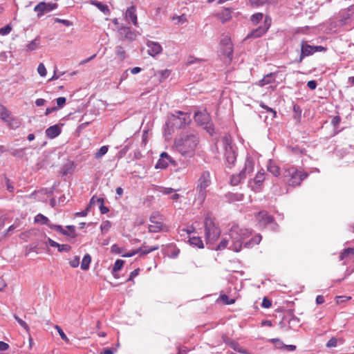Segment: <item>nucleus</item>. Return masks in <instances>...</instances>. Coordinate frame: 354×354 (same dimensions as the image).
I'll list each match as a JSON object with an SVG mask.
<instances>
[{
    "label": "nucleus",
    "mask_w": 354,
    "mask_h": 354,
    "mask_svg": "<svg viewBox=\"0 0 354 354\" xmlns=\"http://www.w3.org/2000/svg\"><path fill=\"white\" fill-rule=\"evenodd\" d=\"M93 4L95 5L104 13H106L109 11L108 6L106 5L103 4L101 2L96 1L93 3Z\"/></svg>",
    "instance_id": "obj_46"
},
{
    "label": "nucleus",
    "mask_w": 354,
    "mask_h": 354,
    "mask_svg": "<svg viewBox=\"0 0 354 354\" xmlns=\"http://www.w3.org/2000/svg\"><path fill=\"white\" fill-rule=\"evenodd\" d=\"M89 210H90V209L86 207V208L84 211L76 212L75 216H86L88 214Z\"/></svg>",
    "instance_id": "obj_61"
},
{
    "label": "nucleus",
    "mask_w": 354,
    "mask_h": 354,
    "mask_svg": "<svg viewBox=\"0 0 354 354\" xmlns=\"http://www.w3.org/2000/svg\"><path fill=\"white\" fill-rule=\"evenodd\" d=\"M111 227V223L109 221H103L100 225V230L102 234L108 232Z\"/></svg>",
    "instance_id": "obj_37"
},
{
    "label": "nucleus",
    "mask_w": 354,
    "mask_h": 354,
    "mask_svg": "<svg viewBox=\"0 0 354 354\" xmlns=\"http://www.w3.org/2000/svg\"><path fill=\"white\" fill-rule=\"evenodd\" d=\"M37 72L41 77L46 75L47 71L44 64L40 63L37 67Z\"/></svg>",
    "instance_id": "obj_44"
},
{
    "label": "nucleus",
    "mask_w": 354,
    "mask_h": 354,
    "mask_svg": "<svg viewBox=\"0 0 354 354\" xmlns=\"http://www.w3.org/2000/svg\"><path fill=\"white\" fill-rule=\"evenodd\" d=\"M55 21L56 22L62 24H64L66 26H72V22L68 21V20H66V19H59V18H56L55 19Z\"/></svg>",
    "instance_id": "obj_54"
},
{
    "label": "nucleus",
    "mask_w": 354,
    "mask_h": 354,
    "mask_svg": "<svg viewBox=\"0 0 354 354\" xmlns=\"http://www.w3.org/2000/svg\"><path fill=\"white\" fill-rule=\"evenodd\" d=\"M307 176L306 172L290 167L285 169L283 174V180L288 185L295 187L299 185Z\"/></svg>",
    "instance_id": "obj_4"
},
{
    "label": "nucleus",
    "mask_w": 354,
    "mask_h": 354,
    "mask_svg": "<svg viewBox=\"0 0 354 354\" xmlns=\"http://www.w3.org/2000/svg\"><path fill=\"white\" fill-rule=\"evenodd\" d=\"M205 235L207 243L214 242L220 236L221 230L214 223L212 214L208 213L204 221Z\"/></svg>",
    "instance_id": "obj_5"
},
{
    "label": "nucleus",
    "mask_w": 354,
    "mask_h": 354,
    "mask_svg": "<svg viewBox=\"0 0 354 354\" xmlns=\"http://www.w3.org/2000/svg\"><path fill=\"white\" fill-rule=\"evenodd\" d=\"M222 147L224 150V158L225 160V163L227 167H231L234 165L236 159V153L232 145V138L230 135L225 134L221 141H220Z\"/></svg>",
    "instance_id": "obj_6"
},
{
    "label": "nucleus",
    "mask_w": 354,
    "mask_h": 354,
    "mask_svg": "<svg viewBox=\"0 0 354 354\" xmlns=\"http://www.w3.org/2000/svg\"><path fill=\"white\" fill-rule=\"evenodd\" d=\"M35 223H40L41 225H46L48 227L50 226V220L41 214H38L35 216L34 219Z\"/></svg>",
    "instance_id": "obj_25"
},
{
    "label": "nucleus",
    "mask_w": 354,
    "mask_h": 354,
    "mask_svg": "<svg viewBox=\"0 0 354 354\" xmlns=\"http://www.w3.org/2000/svg\"><path fill=\"white\" fill-rule=\"evenodd\" d=\"M227 243H228V240L226 239L225 238L223 239L220 243L217 246V250H223L225 249L227 245Z\"/></svg>",
    "instance_id": "obj_51"
},
{
    "label": "nucleus",
    "mask_w": 354,
    "mask_h": 354,
    "mask_svg": "<svg viewBox=\"0 0 354 354\" xmlns=\"http://www.w3.org/2000/svg\"><path fill=\"white\" fill-rule=\"evenodd\" d=\"M212 180L209 171H203L199 176L196 186L195 188L196 194L194 197V203L198 205H201L207 196L208 192L207 188L211 185Z\"/></svg>",
    "instance_id": "obj_2"
},
{
    "label": "nucleus",
    "mask_w": 354,
    "mask_h": 354,
    "mask_svg": "<svg viewBox=\"0 0 354 354\" xmlns=\"http://www.w3.org/2000/svg\"><path fill=\"white\" fill-rule=\"evenodd\" d=\"M266 173L263 170L259 171L254 178L250 181V187L254 192H258L265 180Z\"/></svg>",
    "instance_id": "obj_16"
},
{
    "label": "nucleus",
    "mask_w": 354,
    "mask_h": 354,
    "mask_svg": "<svg viewBox=\"0 0 354 354\" xmlns=\"http://www.w3.org/2000/svg\"><path fill=\"white\" fill-rule=\"evenodd\" d=\"M56 101H57V106L59 108H61V107H62L65 104V103H66V98L64 97H59L57 98Z\"/></svg>",
    "instance_id": "obj_58"
},
{
    "label": "nucleus",
    "mask_w": 354,
    "mask_h": 354,
    "mask_svg": "<svg viewBox=\"0 0 354 354\" xmlns=\"http://www.w3.org/2000/svg\"><path fill=\"white\" fill-rule=\"evenodd\" d=\"M225 342L226 344H229L230 347L233 348L235 351H237L240 353L248 354L247 351L243 347L240 346L236 342L231 340L229 338H227V339L225 340Z\"/></svg>",
    "instance_id": "obj_24"
},
{
    "label": "nucleus",
    "mask_w": 354,
    "mask_h": 354,
    "mask_svg": "<svg viewBox=\"0 0 354 354\" xmlns=\"http://www.w3.org/2000/svg\"><path fill=\"white\" fill-rule=\"evenodd\" d=\"M189 241L191 245H194L198 248H203V243L201 239L198 236H192L190 237Z\"/></svg>",
    "instance_id": "obj_29"
},
{
    "label": "nucleus",
    "mask_w": 354,
    "mask_h": 354,
    "mask_svg": "<svg viewBox=\"0 0 354 354\" xmlns=\"http://www.w3.org/2000/svg\"><path fill=\"white\" fill-rule=\"evenodd\" d=\"M100 203H104V198H97L96 196H93L89 204L87 205V207L89 209L91 207V206L94 205L95 203L99 204Z\"/></svg>",
    "instance_id": "obj_41"
},
{
    "label": "nucleus",
    "mask_w": 354,
    "mask_h": 354,
    "mask_svg": "<svg viewBox=\"0 0 354 354\" xmlns=\"http://www.w3.org/2000/svg\"><path fill=\"white\" fill-rule=\"evenodd\" d=\"M271 25V18L266 16L263 20V25H261L257 28L253 30L248 34L246 38H258L264 35L269 29Z\"/></svg>",
    "instance_id": "obj_11"
},
{
    "label": "nucleus",
    "mask_w": 354,
    "mask_h": 354,
    "mask_svg": "<svg viewBox=\"0 0 354 354\" xmlns=\"http://www.w3.org/2000/svg\"><path fill=\"white\" fill-rule=\"evenodd\" d=\"M272 306V302L270 300L264 297L262 301V306L266 308H268Z\"/></svg>",
    "instance_id": "obj_57"
},
{
    "label": "nucleus",
    "mask_w": 354,
    "mask_h": 354,
    "mask_svg": "<svg viewBox=\"0 0 354 354\" xmlns=\"http://www.w3.org/2000/svg\"><path fill=\"white\" fill-rule=\"evenodd\" d=\"M268 171L274 176H278L280 174L279 167L271 161L268 165Z\"/></svg>",
    "instance_id": "obj_27"
},
{
    "label": "nucleus",
    "mask_w": 354,
    "mask_h": 354,
    "mask_svg": "<svg viewBox=\"0 0 354 354\" xmlns=\"http://www.w3.org/2000/svg\"><path fill=\"white\" fill-rule=\"evenodd\" d=\"M275 79H276V73H270L264 75V77L258 82L257 84L260 86H264L267 84L274 82Z\"/></svg>",
    "instance_id": "obj_22"
},
{
    "label": "nucleus",
    "mask_w": 354,
    "mask_h": 354,
    "mask_svg": "<svg viewBox=\"0 0 354 354\" xmlns=\"http://www.w3.org/2000/svg\"><path fill=\"white\" fill-rule=\"evenodd\" d=\"M125 19L127 22H131L133 25L137 26L138 19L136 6H131L127 9L125 12Z\"/></svg>",
    "instance_id": "obj_18"
},
{
    "label": "nucleus",
    "mask_w": 354,
    "mask_h": 354,
    "mask_svg": "<svg viewBox=\"0 0 354 354\" xmlns=\"http://www.w3.org/2000/svg\"><path fill=\"white\" fill-rule=\"evenodd\" d=\"M229 196L232 201H241L243 199V194H229Z\"/></svg>",
    "instance_id": "obj_50"
},
{
    "label": "nucleus",
    "mask_w": 354,
    "mask_h": 354,
    "mask_svg": "<svg viewBox=\"0 0 354 354\" xmlns=\"http://www.w3.org/2000/svg\"><path fill=\"white\" fill-rule=\"evenodd\" d=\"M171 163L173 165H176V161L167 153L162 152L160 156V158L155 165L156 169H165L168 167L169 164Z\"/></svg>",
    "instance_id": "obj_14"
},
{
    "label": "nucleus",
    "mask_w": 354,
    "mask_h": 354,
    "mask_svg": "<svg viewBox=\"0 0 354 354\" xmlns=\"http://www.w3.org/2000/svg\"><path fill=\"white\" fill-rule=\"evenodd\" d=\"M115 53L118 56H119L120 58L124 59L125 56V51L124 50L123 48L120 46H118L115 48Z\"/></svg>",
    "instance_id": "obj_47"
},
{
    "label": "nucleus",
    "mask_w": 354,
    "mask_h": 354,
    "mask_svg": "<svg viewBox=\"0 0 354 354\" xmlns=\"http://www.w3.org/2000/svg\"><path fill=\"white\" fill-rule=\"evenodd\" d=\"M57 8V3H46L44 1L39 2L34 8V11L37 12L38 17L43 16L44 14L48 13Z\"/></svg>",
    "instance_id": "obj_12"
},
{
    "label": "nucleus",
    "mask_w": 354,
    "mask_h": 354,
    "mask_svg": "<svg viewBox=\"0 0 354 354\" xmlns=\"http://www.w3.org/2000/svg\"><path fill=\"white\" fill-rule=\"evenodd\" d=\"M317 84L315 80H310V81H308L307 83L308 87L311 90L315 89L317 87Z\"/></svg>",
    "instance_id": "obj_60"
},
{
    "label": "nucleus",
    "mask_w": 354,
    "mask_h": 354,
    "mask_svg": "<svg viewBox=\"0 0 354 354\" xmlns=\"http://www.w3.org/2000/svg\"><path fill=\"white\" fill-rule=\"evenodd\" d=\"M109 150L108 146H102L95 153V158L100 159L103 156H104Z\"/></svg>",
    "instance_id": "obj_33"
},
{
    "label": "nucleus",
    "mask_w": 354,
    "mask_h": 354,
    "mask_svg": "<svg viewBox=\"0 0 354 354\" xmlns=\"http://www.w3.org/2000/svg\"><path fill=\"white\" fill-rule=\"evenodd\" d=\"M12 30V27L10 25H6V26L0 28V35H7Z\"/></svg>",
    "instance_id": "obj_45"
},
{
    "label": "nucleus",
    "mask_w": 354,
    "mask_h": 354,
    "mask_svg": "<svg viewBox=\"0 0 354 354\" xmlns=\"http://www.w3.org/2000/svg\"><path fill=\"white\" fill-rule=\"evenodd\" d=\"M251 234V230L241 228L238 225H233L229 232V236L232 242L230 248L234 252H239L242 247L243 241Z\"/></svg>",
    "instance_id": "obj_3"
},
{
    "label": "nucleus",
    "mask_w": 354,
    "mask_h": 354,
    "mask_svg": "<svg viewBox=\"0 0 354 354\" xmlns=\"http://www.w3.org/2000/svg\"><path fill=\"white\" fill-rule=\"evenodd\" d=\"M260 106L261 108H263V109H266L267 111V112H270V113H272L273 115H274V117L276 116L277 115V113L275 111H274L272 108H270L268 107L267 105H266L265 104H263V102H261L260 104Z\"/></svg>",
    "instance_id": "obj_55"
},
{
    "label": "nucleus",
    "mask_w": 354,
    "mask_h": 354,
    "mask_svg": "<svg viewBox=\"0 0 354 354\" xmlns=\"http://www.w3.org/2000/svg\"><path fill=\"white\" fill-rule=\"evenodd\" d=\"M9 116L8 110L3 106H0V118L5 120Z\"/></svg>",
    "instance_id": "obj_43"
},
{
    "label": "nucleus",
    "mask_w": 354,
    "mask_h": 354,
    "mask_svg": "<svg viewBox=\"0 0 354 354\" xmlns=\"http://www.w3.org/2000/svg\"><path fill=\"white\" fill-rule=\"evenodd\" d=\"M262 239V236L261 234H257L252 237L249 241H246L244 243V246L245 248H251L254 245H258Z\"/></svg>",
    "instance_id": "obj_26"
},
{
    "label": "nucleus",
    "mask_w": 354,
    "mask_h": 354,
    "mask_svg": "<svg viewBox=\"0 0 354 354\" xmlns=\"http://www.w3.org/2000/svg\"><path fill=\"white\" fill-rule=\"evenodd\" d=\"M159 249L158 245H153L149 247L145 243H143L139 248H138V253H140L141 255H146L153 251L157 250Z\"/></svg>",
    "instance_id": "obj_23"
},
{
    "label": "nucleus",
    "mask_w": 354,
    "mask_h": 354,
    "mask_svg": "<svg viewBox=\"0 0 354 354\" xmlns=\"http://www.w3.org/2000/svg\"><path fill=\"white\" fill-rule=\"evenodd\" d=\"M200 138L194 131L185 132L180 138L175 140L176 150L183 156L193 157L198 147Z\"/></svg>",
    "instance_id": "obj_1"
},
{
    "label": "nucleus",
    "mask_w": 354,
    "mask_h": 354,
    "mask_svg": "<svg viewBox=\"0 0 354 354\" xmlns=\"http://www.w3.org/2000/svg\"><path fill=\"white\" fill-rule=\"evenodd\" d=\"M100 211L101 214H104L109 212V208L104 205V203H100Z\"/></svg>",
    "instance_id": "obj_62"
},
{
    "label": "nucleus",
    "mask_w": 354,
    "mask_h": 354,
    "mask_svg": "<svg viewBox=\"0 0 354 354\" xmlns=\"http://www.w3.org/2000/svg\"><path fill=\"white\" fill-rule=\"evenodd\" d=\"M38 248V244L37 243H32L29 245H28L26 247V253H25V255L26 256H28V254L31 252H37V249Z\"/></svg>",
    "instance_id": "obj_39"
},
{
    "label": "nucleus",
    "mask_w": 354,
    "mask_h": 354,
    "mask_svg": "<svg viewBox=\"0 0 354 354\" xmlns=\"http://www.w3.org/2000/svg\"><path fill=\"white\" fill-rule=\"evenodd\" d=\"M55 328L57 330V332H58L59 335H60L61 338L63 340L67 342L68 340V339L66 337V335H65V333H64V331L62 330V329L58 326H56Z\"/></svg>",
    "instance_id": "obj_52"
},
{
    "label": "nucleus",
    "mask_w": 354,
    "mask_h": 354,
    "mask_svg": "<svg viewBox=\"0 0 354 354\" xmlns=\"http://www.w3.org/2000/svg\"><path fill=\"white\" fill-rule=\"evenodd\" d=\"M62 132L61 127L59 124H55L49 127L46 130V135L48 138L53 139L57 137Z\"/></svg>",
    "instance_id": "obj_20"
},
{
    "label": "nucleus",
    "mask_w": 354,
    "mask_h": 354,
    "mask_svg": "<svg viewBox=\"0 0 354 354\" xmlns=\"http://www.w3.org/2000/svg\"><path fill=\"white\" fill-rule=\"evenodd\" d=\"M120 34L126 39L133 40L136 39L137 34L131 31L129 27L121 26L119 29Z\"/></svg>",
    "instance_id": "obj_21"
},
{
    "label": "nucleus",
    "mask_w": 354,
    "mask_h": 354,
    "mask_svg": "<svg viewBox=\"0 0 354 354\" xmlns=\"http://www.w3.org/2000/svg\"><path fill=\"white\" fill-rule=\"evenodd\" d=\"M69 263L72 268H77L80 264L79 257H75V259L71 261Z\"/></svg>",
    "instance_id": "obj_56"
},
{
    "label": "nucleus",
    "mask_w": 354,
    "mask_h": 354,
    "mask_svg": "<svg viewBox=\"0 0 354 354\" xmlns=\"http://www.w3.org/2000/svg\"><path fill=\"white\" fill-rule=\"evenodd\" d=\"M91 261V257L88 254H86L84 256L83 259L81 263V268L83 270H87L89 268V265Z\"/></svg>",
    "instance_id": "obj_30"
},
{
    "label": "nucleus",
    "mask_w": 354,
    "mask_h": 354,
    "mask_svg": "<svg viewBox=\"0 0 354 354\" xmlns=\"http://www.w3.org/2000/svg\"><path fill=\"white\" fill-rule=\"evenodd\" d=\"M271 342L274 344V346L277 348H281L284 347V344L279 339H272Z\"/></svg>",
    "instance_id": "obj_48"
},
{
    "label": "nucleus",
    "mask_w": 354,
    "mask_h": 354,
    "mask_svg": "<svg viewBox=\"0 0 354 354\" xmlns=\"http://www.w3.org/2000/svg\"><path fill=\"white\" fill-rule=\"evenodd\" d=\"M341 121L339 116H334L331 120V123L333 126L337 127Z\"/></svg>",
    "instance_id": "obj_64"
},
{
    "label": "nucleus",
    "mask_w": 354,
    "mask_h": 354,
    "mask_svg": "<svg viewBox=\"0 0 354 354\" xmlns=\"http://www.w3.org/2000/svg\"><path fill=\"white\" fill-rule=\"evenodd\" d=\"M175 192V189L171 187H164L161 192L164 194H169Z\"/></svg>",
    "instance_id": "obj_63"
},
{
    "label": "nucleus",
    "mask_w": 354,
    "mask_h": 354,
    "mask_svg": "<svg viewBox=\"0 0 354 354\" xmlns=\"http://www.w3.org/2000/svg\"><path fill=\"white\" fill-rule=\"evenodd\" d=\"M209 115L205 110L203 111H197L194 114V120L197 124L204 126V128L206 129L207 132L212 136L214 133V128L212 127V124L209 122Z\"/></svg>",
    "instance_id": "obj_10"
},
{
    "label": "nucleus",
    "mask_w": 354,
    "mask_h": 354,
    "mask_svg": "<svg viewBox=\"0 0 354 354\" xmlns=\"http://www.w3.org/2000/svg\"><path fill=\"white\" fill-rule=\"evenodd\" d=\"M147 46L148 48L147 53L151 57H155L156 55L161 53L162 50L161 45L156 41L149 40L147 41Z\"/></svg>",
    "instance_id": "obj_17"
},
{
    "label": "nucleus",
    "mask_w": 354,
    "mask_h": 354,
    "mask_svg": "<svg viewBox=\"0 0 354 354\" xmlns=\"http://www.w3.org/2000/svg\"><path fill=\"white\" fill-rule=\"evenodd\" d=\"M48 227H50V229H53V230H55L57 232H59L63 235L69 236L68 232L66 230H64L62 227V225H54V224L50 223V226Z\"/></svg>",
    "instance_id": "obj_35"
},
{
    "label": "nucleus",
    "mask_w": 354,
    "mask_h": 354,
    "mask_svg": "<svg viewBox=\"0 0 354 354\" xmlns=\"http://www.w3.org/2000/svg\"><path fill=\"white\" fill-rule=\"evenodd\" d=\"M15 319L18 322V324L27 332H30V328L28 325L26 324V322H24L23 319H21L19 317H18L17 315H13Z\"/></svg>",
    "instance_id": "obj_34"
},
{
    "label": "nucleus",
    "mask_w": 354,
    "mask_h": 354,
    "mask_svg": "<svg viewBox=\"0 0 354 354\" xmlns=\"http://www.w3.org/2000/svg\"><path fill=\"white\" fill-rule=\"evenodd\" d=\"M221 299L226 304H232L234 303V299H229V297L226 295H221Z\"/></svg>",
    "instance_id": "obj_53"
},
{
    "label": "nucleus",
    "mask_w": 354,
    "mask_h": 354,
    "mask_svg": "<svg viewBox=\"0 0 354 354\" xmlns=\"http://www.w3.org/2000/svg\"><path fill=\"white\" fill-rule=\"evenodd\" d=\"M124 261L121 259L116 260L114 263V266L113 267L112 271L113 272H116L119 271L120 270H121V268H122V266L124 265Z\"/></svg>",
    "instance_id": "obj_40"
},
{
    "label": "nucleus",
    "mask_w": 354,
    "mask_h": 354,
    "mask_svg": "<svg viewBox=\"0 0 354 354\" xmlns=\"http://www.w3.org/2000/svg\"><path fill=\"white\" fill-rule=\"evenodd\" d=\"M276 0H250V4L253 6H260L265 3H273Z\"/></svg>",
    "instance_id": "obj_32"
},
{
    "label": "nucleus",
    "mask_w": 354,
    "mask_h": 354,
    "mask_svg": "<svg viewBox=\"0 0 354 354\" xmlns=\"http://www.w3.org/2000/svg\"><path fill=\"white\" fill-rule=\"evenodd\" d=\"M190 121L189 114L178 111L170 116L167 125L177 129L185 127Z\"/></svg>",
    "instance_id": "obj_7"
},
{
    "label": "nucleus",
    "mask_w": 354,
    "mask_h": 354,
    "mask_svg": "<svg viewBox=\"0 0 354 354\" xmlns=\"http://www.w3.org/2000/svg\"><path fill=\"white\" fill-rule=\"evenodd\" d=\"M257 219L259 225L262 227H266L267 225L274 222L273 216L268 214L266 212H259L257 214Z\"/></svg>",
    "instance_id": "obj_19"
},
{
    "label": "nucleus",
    "mask_w": 354,
    "mask_h": 354,
    "mask_svg": "<svg viewBox=\"0 0 354 354\" xmlns=\"http://www.w3.org/2000/svg\"><path fill=\"white\" fill-rule=\"evenodd\" d=\"M254 170V161L248 157L245 161L244 167L241 171L235 175H232L230 178V183L232 185H238L241 183L248 175L250 174Z\"/></svg>",
    "instance_id": "obj_8"
},
{
    "label": "nucleus",
    "mask_w": 354,
    "mask_h": 354,
    "mask_svg": "<svg viewBox=\"0 0 354 354\" xmlns=\"http://www.w3.org/2000/svg\"><path fill=\"white\" fill-rule=\"evenodd\" d=\"M163 216L158 212H153L149 217L150 224L148 226L149 232L157 233L161 231L167 232L169 228L164 223Z\"/></svg>",
    "instance_id": "obj_9"
},
{
    "label": "nucleus",
    "mask_w": 354,
    "mask_h": 354,
    "mask_svg": "<svg viewBox=\"0 0 354 354\" xmlns=\"http://www.w3.org/2000/svg\"><path fill=\"white\" fill-rule=\"evenodd\" d=\"M337 339L335 337H332L328 341L326 346L328 348L335 347L337 346Z\"/></svg>",
    "instance_id": "obj_49"
},
{
    "label": "nucleus",
    "mask_w": 354,
    "mask_h": 354,
    "mask_svg": "<svg viewBox=\"0 0 354 354\" xmlns=\"http://www.w3.org/2000/svg\"><path fill=\"white\" fill-rule=\"evenodd\" d=\"M354 255V249L347 248L344 250L339 255V260H344L345 258Z\"/></svg>",
    "instance_id": "obj_36"
},
{
    "label": "nucleus",
    "mask_w": 354,
    "mask_h": 354,
    "mask_svg": "<svg viewBox=\"0 0 354 354\" xmlns=\"http://www.w3.org/2000/svg\"><path fill=\"white\" fill-rule=\"evenodd\" d=\"M167 252L169 253V257L171 258H176L179 253L180 250L177 248L174 245H169L167 246Z\"/></svg>",
    "instance_id": "obj_28"
},
{
    "label": "nucleus",
    "mask_w": 354,
    "mask_h": 354,
    "mask_svg": "<svg viewBox=\"0 0 354 354\" xmlns=\"http://www.w3.org/2000/svg\"><path fill=\"white\" fill-rule=\"evenodd\" d=\"M57 248L59 252H68L71 250V246L68 244L58 243V246H57Z\"/></svg>",
    "instance_id": "obj_42"
},
{
    "label": "nucleus",
    "mask_w": 354,
    "mask_h": 354,
    "mask_svg": "<svg viewBox=\"0 0 354 354\" xmlns=\"http://www.w3.org/2000/svg\"><path fill=\"white\" fill-rule=\"evenodd\" d=\"M220 45L223 53L231 60L233 55V47L231 38L228 35H224L221 40Z\"/></svg>",
    "instance_id": "obj_13"
},
{
    "label": "nucleus",
    "mask_w": 354,
    "mask_h": 354,
    "mask_svg": "<svg viewBox=\"0 0 354 354\" xmlns=\"http://www.w3.org/2000/svg\"><path fill=\"white\" fill-rule=\"evenodd\" d=\"M314 53L313 46L309 45L306 41L301 42V54L297 62L301 63L305 57L310 56Z\"/></svg>",
    "instance_id": "obj_15"
},
{
    "label": "nucleus",
    "mask_w": 354,
    "mask_h": 354,
    "mask_svg": "<svg viewBox=\"0 0 354 354\" xmlns=\"http://www.w3.org/2000/svg\"><path fill=\"white\" fill-rule=\"evenodd\" d=\"M263 18V14L261 12H257L251 16V21L254 24H257Z\"/></svg>",
    "instance_id": "obj_38"
},
{
    "label": "nucleus",
    "mask_w": 354,
    "mask_h": 354,
    "mask_svg": "<svg viewBox=\"0 0 354 354\" xmlns=\"http://www.w3.org/2000/svg\"><path fill=\"white\" fill-rule=\"evenodd\" d=\"M39 45V38L37 37L33 40H32L26 46L27 51H32L36 50Z\"/></svg>",
    "instance_id": "obj_31"
},
{
    "label": "nucleus",
    "mask_w": 354,
    "mask_h": 354,
    "mask_svg": "<svg viewBox=\"0 0 354 354\" xmlns=\"http://www.w3.org/2000/svg\"><path fill=\"white\" fill-rule=\"evenodd\" d=\"M140 269L137 268L130 273L129 277L127 281H131L134 277L138 275Z\"/></svg>",
    "instance_id": "obj_59"
}]
</instances>
